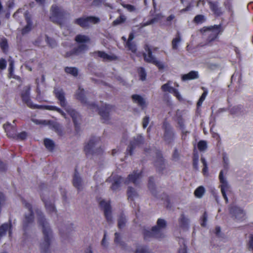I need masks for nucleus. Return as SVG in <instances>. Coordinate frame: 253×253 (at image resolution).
Segmentation results:
<instances>
[{
    "label": "nucleus",
    "mask_w": 253,
    "mask_h": 253,
    "mask_svg": "<svg viewBox=\"0 0 253 253\" xmlns=\"http://www.w3.org/2000/svg\"><path fill=\"white\" fill-rule=\"evenodd\" d=\"M149 118L148 117H145V118H144V119H143V121H142V125H143V128L146 127V126H147V125L149 123Z\"/></svg>",
    "instance_id": "61"
},
{
    "label": "nucleus",
    "mask_w": 253,
    "mask_h": 253,
    "mask_svg": "<svg viewBox=\"0 0 253 253\" xmlns=\"http://www.w3.org/2000/svg\"><path fill=\"white\" fill-rule=\"evenodd\" d=\"M249 248L253 251V235H251L250 236V240L249 242Z\"/></svg>",
    "instance_id": "62"
},
{
    "label": "nucleus",
    "mask_w": 253,
    "mask_h": 253,
    "mask_svg": "<svg viewBox=\"0 0 253 253\" xmlns=\"http://www.w3.org/2000/svg\"><path fill=\"white\" fill-rule=\"evenodd\" d=\"M44 144L45 147L49 151L52 150L54 147L53 141L49 139H45L44 140Z\"/></svg>",
    "instance_id": "39"
},
{
    "label": "nucleus",
    "mask_w": 253,
    "mask_h": 253,
    "mask_svg": "<svg viewBox=\"0 0 253 253\" xmlns=\"http://www.w3.org/2000/svg\"><path fill=\"white\" fill-rule=\"evenodd\" d=\"M98 139L92 137L89 140L86 145H85L84 151L85 155L88 157H91L100 154L102 153V149L98 144Z\"/></svg>",
    "instance_id": "4"
},
{
    "label": "nucleus",
    "mask_w": 253,
    "mask_h": 253,
    "mask_svg": "<svg viewBox=\"0 0 253 253\" xmlns=\"http://www.w3.org/2000/svg\"><path fill=\"white\" fill-rule=\"evenodd\" d=\"M73 229V224L71 223H68L67 224H63L61 225L60 227V231L62 233H68L72 231Z\"/></svg>",
    "instance_id": "36"
},
{
    "label": "nucleus",
    "mask_w": 253,
    "mask_h": 253,
    "mask_svg": "<svg viewBox=\"0 0 253 253\" xmlns=\"http://www.w3.org/2000/svg\"><path fill=\"white\" fill-rule=\"evenodd\" d=\"M163 128L164 130L163 139L167 143H171L174 139V134L170 125L165 122L163 124Z\"/></svg>",
    "instance_id": "11"
},
{
    "label": "nucleus",
    "mask_w": 253,
    "mask_h": 253,
    "mask_svg": "<svg viewBox=\"0 0 253 253\" xmlns=\"http://www.w3.org/2000/svg\"><path fill=\"white\" fill-rule=\"evenodd\" d=\"M166 226L167 222L164 219H158L156 225L153 226L151 231L146 230L144 232L145 239L150 237L160 239L164 237L165 235L163 231L166 228Z\"/></svg>",
    "instance_id": "2"
},
{
    "label": "nucleus",
    "mask_w": 253,
    "mask_h": 253,
    "mask_svg": "<svg viewBox=\"0 0 253 253\" xmlns=\"http://www.w3.org/2000/svg\"><path fill=\"white\" fill-rule=\"evenodd\" d=\"M205 20L204 16L202 15H198L194 18V21L196 23H201Z\"/></svg>",
    "instance_id": "52"
},
{
    "label": "nucleus",
    "mask_w": 253,
    "mask_h": 253,
    "mask_svg": "<svg viewBox=\"0 0 253 253\" xmlns=\"http://www.w3.org/2000/svg\"><path fill=\"white\" fill-rule=\"evenodd\" d=\"M107 180L113 182L111 188L113 191H116L120 187V184L122 181V178L120 176L112 174Z\"/></svg>",
    "instance_id": "21"
},
{
    "label": "nucleus",
    "mask_w": 253,
    "mask_h": 253,
    "mask_svg": "<svg viewBox=\"0 0 253 253\" xmlns=\"http://www.w3.org/2000/svg\"><path fill=\"white\" fill-rule=\"evenodd\" d=\"M138 74L140 79L142 81H144L146 79V73L143 68L140 67L138 69Z\"/></svg>",
    "instance_id": "46"
},
{
    "label": "nucleus",
    "mask_w": 253,
    "mask_h": 253,
    "mask_svg": "<svg viewBox=\"0 0 253 253\" xmlns=\"http://www.w3.org/2000/svg\"><path fill=\"white\" fill-rule=\"evenodd\" d=\"M64 70L67 74H70L74 77L78 76V70L75 67H66L65 68Z\"/></svg>",
    "instance_id": "38"
},
{
    "label": "nucleus",
    "mask_w": 253,
    "mask_h": 253,
    "mask_svg": "<svg viewBox=\"0 0 253 253\" xmlns=\"http://www.w3.org/2000/svg\"><path fill=\"white\" fill-rule=\"evenodd\" d=\"M114 242L116 244L119 245L120 246H122V247H125L126 246V244L123 242L121 241V236L118 233H116L115 234Z\"/></svg>",
    "instance_id": "42"
},
{
    "label": "nucleus",
    "mask_w": 253,
    "mask_h": 253,
    "mask_svg": "<svg viewBox=\"0 0 253 253\" xmlns=\"http://www.w3.org/2000/svg\"><path fill=\"white\" fill-rule=\"evenodd\" d=\"M233 0H225L223 2V5L227 11L230 13V18H233L234 12L232 5Z\"/></svg>",
    "instance_id": "28"
},
{
    "label": "nucleus",
    "mask_w": 253,
    "mask_h": 253,
    "mask_svg": "<svg viewBox=\"0 0 253 253\" xmlns=\"http://www.w3.org/2000/svg\"><path fill=\"white\" fill-rule=\"evenodd\" d=\"M219 178L220 182L221 183L220 185L221 192H226L229 189L230 186L229 185L227 180L224 178L222 171H220Z\"/></svg>",
    "instance_id": "27"
},
{
    "label": "nucleus",
    "mask_w": 253,
    "mask_h": 253,
    "mask_svg": "<svg viewBox=\"0 0 253 253\" xmlns=\"http://www.w3.org/2000/svg\"><path fill=\"white\" fill-rule=\"evenodd\" d=\"M178 124L179 125V126H180V128L181 129H183V126H184V122H183V120L182 119H179L178 121Z\"/></svg>",
    "instance_id": "64"
},
{
    "label": "nucleus",
    "mask_w": 253,
    "mask_h": 253,
    "mask_svg": "<svg viewBox=\"0 0 253 253\" xmlns=\"http://www.w3.org/2000/svg\"><path fill=\"white\" fill-rule=\"evenodd\" d=\"M25 19L27 21V25L22 29L21 32L22 35H25L28 33L32 29V22L31 20L30 15L28 12H26L25 13Z\"/></svg>",
    "instance_id": "26"
},
{
    "label": "nucleus",
    "mask_w": 253,
    "mask_h": 253,
    "mask_svg": "<svg viewBox=\"0 0 253 253\" xmlns=\"http://www.w3.org/2000/svg\"><path fill=\"white\" fill-rule=\"evenodd\" d=\"M25 206L28 210L29 213L25 214L23 222L24 235L26 234L27 231L30 229L31 225L34 221L33 211L31 205L29 203H25Z\"/></svg>",
    "instance_id": "6"
},
{
    "label": "nucleus",
    "mask_w": 253,
    "mask_h": 253,
    "mask_svg": "<svg viewBox=\"0 0 253 253\" xmlns=\"http://www.w3.org/2000/svg\"><path fill=\"white\" fill-rule=\"evenodd\" d=\"M74 51V48L72 50L67 52L65 54L64 56L65 57H70L75 55H78L77 53H75Z\"/></svg>",
    "instance_id": "56"
},
{
    "label": "nucleus",
    "mask_w": 253,
    "mask_h": 253,
    "mask_svg": "<svg viewBox=\"0 0 253 253\" xmlns=\"http://www.w3.org/2000/svg\"><path fill=\"white\" fill-rule=\"evenodd\" d=\"M105 0H93L92 5L94 6H99L102 3H104Z\"/></svg>",
    "instance_id": "60"
},
{
    "label": "nucleus",
    "mask_w": 253,
    "mask_h": 253,
    "mask_svg": "<svg viewBox=\"0 0 253 253\" xmlns=\"http://www.w3.org/2000/svg\"><path fill=\"white\" fill-rule=\"evenodd\" d=\"M198 158H194L193 160V167L196 170L198 169Z\"/></svg>",
    "instance_id": "63"
},
{
    "label": "nucleus",
    "mask_w": 253,
    "mask_h": 253,
    "mask_svg": "<svg viewBox=\"0 0 253 253\" xmlns=\"http://www.w3.org/2000/svg\"><path fill=\"white\" fill-rule=\"evenodd\" d=\"M204 33L208 36L207 41L209 42L214 41L221 32V25H214L208 27H204L203 29Z\"/></svg>",
    "instance_id": "7"
},
{
    "label": "nucleus",
    "mask_w": 253,
    "mask_h": 253,
    "mask_svg": "<svg viewBox=\"0 0 253 253\" xmlns=\"http://www.w3.org/2000/svg\"><path fill=\"white\" fill-rule=\"evenodd\" d=\"M122 5L124 7L126 8L128 11L130 12L133 11L135 10L134 6L132 5L123 4Z\"/></svg>",
    "instance_id": "57"
},
{
    "label": "nucleus",
    "mask_w": 253,
    "mask_h": 253,
    "mask_svg": "<svg viewBox=\"0 0 253 253\" xmlns=\"http://www.w3.org/2000/svg\"><path fill=\"white\" fill-rule=\"evenodd\" d=\"M77 98L81 101L83 103L85 104L87 107L90 109H96V105L93 103H89L86 101L84 95V90L83 89L79 88V90L77 93Z\"/></svg>",
    "instance_id": "17"
},
{
    "label": "nucleus",
    "mask_w": 253,
    "mask_h": 253,
    "mask_svg": "<svg viewBox=\"0 0 253 253\" xmlns=\"http://www.w3.org/2000/svg\"><path fill=\"white\" fill-rule=\"evenodd\" d=\"M207 94V91H204V93L202 94V95H201V97L200 98L199 101L197 102V106L198 107L200 106L201 105V104H202V102L205 100Z\"/></svg>",
    "instance_id": "53"
},
{
    "label": "nucleus",
    "mask_w": 253,
    "mask_h": 253,
    "mask_svg": "<svg viewBox=\"0 0 253 253\" xmlns=\"http://www.w3.org/2000/svg\"><path fill=\"white\" fill-rule=\"evenodd\" d=\"M189 219L184 213H181L178 219V225L180 228L187 230L189 227Z\"/></svg>",
    "instance_id": "24"
},
{
    "label": "nucleus",
    "mask_w": 253,
    "mask_h": 253,
    "mask_svg": "<svg viewBox=\"0 0 253 253\" xmlns=\"http://www.w3.org/2000/svg\"><path fill=\"white\" fill-rule=\"evenodd\" d=\"M100 19L94 16L83 17L75 19L74 23L83 28H87L92 24L98 23Z\"/></svg>",
    "instance_id": "9"
},
{
    "label": "nucleus",
    "mask_w": 253,
    "mask_h": 253,
    "mask_svg": "<svg viewBox=\"0 0 253 253\" xmlns=\"http://www.w3.org/2000/svg\"><path fill=\"white\" fill-rule=\"evenodd\" d=\"M0 46L3 52H5L8 49V44L7 40L3 39L0 42Z\"/></svg>",
    "instance_id": "48"
},
{
    "label": "nucleus",
    "mask_w": 253,
    "mask_h": 253,
    "mask_svg": "<svg viewBox=\"0 0 253 253\" xmlns=\"http://www.w3.org/2000/svg\"><path fill=\"white\" fill-rule=\"evenodd\" d=\"M179 159V153L177 149H175L172 155L173 160L176 161Z\"/></svg>",
    "instance_id": "55"
},
{
    "label": "nucleus",
    "mask_w": 253,
    "mask_h": 253,
    "mask_svg": "<svg viewBox=\"0 0 253 253\" xmlns=\"http://www.w3.org/2000/svg\"><path fill=\"white\" fill-rule=\"evenodd\" d=\"M6 65V61L3 58H0V69L3 70L5 68Z\"/></svg>",
    "instance_id": "58"
},
{
    "label": "nucleus",
    "mask_w": 253,
    "mask_h": 253,
    "mask_svg": "<svg viewBox=\"0 0 253 253\" xmlns=\"http://www.w3.org/2000/svg\"><path fill=\"white\" fill-rule=\"evenodd\" d=\"M179 244H181L180 248L179 250L178 253H187L186 247L185 240L183 239H180L179 241Z\"/></svg>",
    "instance_id": "44"
},
{
    "label": "nucleus",
    "mask_w": 253,
    "mask_h": 253,
    "mask_svg": "<svg viewBox=\"0 0 253 253\" xmlns=\"http://www.w3.org/2000/svg\"><path fill=\"white\" fill-rule=\"evenodd\" d=\"M229 213L235 216V218L238 220L243 219L245 216V213L244 211L240 208L235 206H230L229 207Z\"/></svg>",
    "instance_id": "14"
},
{
    "label": "nucleus",
    "mask_w": 253,
    "mask_h": 253,
    "mask_svg": "<svg viewBox=\"0 0 253 253\" xmlns=\"http://www.w3.org/2000/svg\"><path fill=\"white\" fill-rule=\"evenodd\" d=\"M87 49V46L85 44H80L78 47L74 48V52L77 53L79 55L82 52L86 50Z\"/></svg>",
    "instance_id": "40"
},
{
    "label": "nucleus",
    "mask_w": 253,
    "mask_h": 253,
    "mask_svg": "<svg viewBox=\"0 0 253 253\" xmlns=\"http://www.w3.org/2000/svg\"><path fill=\"white\" fill-rule=\"evenodd\" d=\"M72 183L73 186L77 189L79 192L82 191L84 187V183L83 180L80 175L79 173L75 171Z\"/></svg>",
    "instance_id": "16"
},
{
    "label": "nucleus",
    "mask_w": 253,
    "mask_h": 253,
    "mask_svg": "<svg viewBox=\"0 0 253 253\" xmlns=\"http://www.w3.org/2000/svg\"><path fill=\"white\" fill-rule=\"evenodd\" d=\"M100 205L101 207L103 209L104 215L106 218L107 220L108 221H111L112 214L111 206L109 203L104 200H102L100 202Z\"/></svg>",
    "instance_id": "19"
},
{
    "label": "nucleus",
    "mask_w": 253,
    "mask_h": 253,
    "mask_svg": "<svg viewBox=\"0 0 253 253\" xmlns=\"http://www.w3.org/2000/svg\"><path fill=\"white\" fill-rule=\"evenodd\" d=\"M127 219L125 215L121 214L118 218V227L120 229L124 228L126 224Z\"/></svg>",
    "instance_id": "33"
},
{
    "label": "nucleus",
    "mask_w": 253,
    "mask_h": 253,
    "mask_svg": "<svg viewBox=\"0 0 253 253\" xmlns=\"http://www.w3.org/2000/svg\"><path fill=\"white\" fill-rule=\"evenodd\" d=\"M94 56H97L104 60H112L114 59L113 56H110L106 54L103 51H97L93 53Z\"/></svg>",
    "instance_id": "30"
},
{
    "label": "nucleus",
    "mask_w": 253,
    "mask_h": 253,
    "mask_svg": "<svg viewBox=\"0 0 253 253\" xmlns=\"http://www.w3.org/2000/svg\"><path fill=\"white\" fill-rule=\"evenodd\" d=\"M50 19L54 23L61 25L62 20L65 17L67 12L62 7L53 5L50 9Z\"/></svg>",
    "instance_id": "5"
},
{
    "label": "nucleus",
    "mask_w": 253,
    "mask_h": 253,
    "mask_svg": "<svg viewBox=\"0 0 253 253\" xmlns=\"http://www.w3.org/2000/svg\"><path fill=\"white\" fill-rule=\"evenodd\" d=\"M205 192V189L203 186H200L196 189L194 192L195 196L201 198Z\"/></svg>",
    "instance_id": "43"
},
{
    "label": "nucleus",
    "mask_w": 253,
    "mask_h": 253,
    "mask_svg": "<svg viewBox=\"0 0 253 253\" xmlns=\"http://www.w3.org/2000/svg\"><path fill=\"white\" fill-rule=\"evenodd\" d=\"M208 3L210 5V9L216 16H219L223 13V9L219 6V3L218 1L208 0Z\"/></svg>",
    "instance_id": "18"
},
{
    "label": "nucleus",
    "mask_w": 253,
    "mask_h": 253,
    "mask_svg": "<svg viewBox=\"0 0 253 253\" xmlns=\"http://www.w3.org/2000/svg\"><path fill=\"white\" fill-rule=\"evenodd\" d=\"M10 126L9 125H7L5 126V125H4V127L5 129V130L7 132V134L9 137H12L14 138H16L17 139H20V140H24L27 137V134L25 132H22L18 134H16L15 133V129L14 128H13V133H11L10 131L8 130V127H9Z\"/></svg>",
    "instance_id": "22"
},
{
    "label": "nucleus",
    "mask_w": 253,
    "mask_h": 253,
    "mask_svg": "<svg viewBox=\"0 0 253 253\" xmlns=\"http://www.w3.org/2000/svg\"><path fill=\"white\" fill-rule=\"evenodd\" d=\"M39 215L38 222L42 227V239L40 243V247L41 253H49L50 252V246L53 238L52 230L44 218L42 213L37 211Z\"/></svg>",
    "instance_id": "1"
},
{
    "label": "nucleus",
    "mask_w": 253,
    "mask_h": 253,
    "mask_svg": "<svg viewBox=\"0 0 253 253\" xmlns=\"http://www.w3.org/2000/svg\"><path fill=\"white\" fill-rule=\"evenodd\" d=\"M131 97L133 101L137 103L141 107H144L146 106L145 101L141 96L137 94H134L132 95Z\"/></svg>",
    "instance_id": "32"
},
{
    "label": "nucleus",
    "mask_w": 253,
    "mask_h": 253,
    "mask_svg": "<svg viewBox=\"0 0 253 253\" xmlns=\"http://www.w3.org/2000/svg\"><path fill=\"white\" fill-rule=\"evenodd\" d=\"M54 92L56 97L59 101L60 105L62 107L65 108V110L72 117L74 123L76 125L77 119L79 116L78 114L74 110L67 106V102L65 98L64 93L62 89L55 88L54 89Z\"/></svg>",
    "instance_id": "3"
},
{
    "label": "nucleus",
    "mask_w": 253,
    "mask_h": 253,
    "mask_svg": "<svg viewBox=\"0 0 253 253\" xmlns=\"http://www.w3.org/2000/svg\"><path fill=\"white\" fill-rule=\"evenodd\" d=\"M208 219V214L206 211H205L203 217H202V222L201 223V226L205 227L206 224V222Z\"/></svg>",
    "instance_id": "54"
},
{
    "label": "nucleus",
    "mask_w": 253,
    "mask_h": 253,
    "mask_svg": "<svg viewBox=\"0 0 253 253\" xmlns=\"http://www.w3.org/2000/svg\"><path fill=\"white\" fill-rule=\"evenodd\" d=\"M199 75L198 72L192 71L188 73V74L182 75V80L183 81L193 80L197 79Z\"/></svg>",
    "instance_id": "29"
},
{
    "label": "nucleus",
    "mask_w": 253,
    "mask_h": 253,
    "mask_svg": "<svg viewBox=\"0 0 253 253\" xmlns=\"http://www.w3.org/2000/svg\"><path fill=\"white\" fill-rule=\"evenodd\" d=\"M126 45L128 49L133 52H135L136 51V45L134 43L131 42H127Z\"/></svg>",
    "instance_id": "50"
},
{
    "label": "nucleus",
    "mask_w": 253,
    "mask_h": 253,
    "mask_svg": "<svg viewBox=\"0 0 253 253\" xmlns=\"http://www.w3.org/2000/svg\"><path fill=\"white\" fill-rule=\"evenodd\" d=\"M135 253H151L146 247L139 246L137 248Z\"/></svg>",
    "instance_id": "45"
},
{
    "label": "nucleus",
    "mask_w": 253,
    "mask_h": 253,
    "mask_svg": "<svg viewBox=\"0 0 253 253\" xmlns=\"http://www.w3.org/2000/svg\"><path fill=\"white\" fill-rule=\"evenodd\" d=\"M96 109L91 110L93 111L98 110V113L104 123H106L110 120V113L114 109L113 106L107 104H102L99 108H98L96 106Z\"/></svg>",
    "instance_id": "8"
},
{
    "label": "nucleus",
    "mask_w": 253,
    "mask_h": 253,
    "mask_svg": "<svg viewBox=\"0 0 253 253\" xmlns=\"http://www.w3.org/2000/svg\"><path fill=\"white\" fill-rule=\"evenodd\" d=\"M47 42L51 47H54L56 45V42L53 39L47 38Z\"/></svg>",
    "instance_id": "59"
},
{
    "label": "nucleus",
    "mask_w": 253,
    "mask_h": 253,
    "mask_svg": "<svg viewBox=\"0 0 253 253\" xmlns=\"http://www.w3.org/2000/svg\"><path fill=\"white\" fill-rule=\"evenodd\" d=\"M162 18H163L162 15H161V14H157L155 16V17H154L153 19H152L150 21H148L145 23L141 24L140 28H143V27L148 26L149 25H151L155 22H157L159 20L162 19Z\"/></svg>",
    "instance_id": "35"
},
{
    "label": "nucleus",
    "mask_w": 253,
    "mask_h": 253,
    "mask_svg": "<svg viewBox=\"0 0 253 253\" xmlns=\"http://www.w3.org/2000/svg\"><path fill=\"white\" fill-rule=\"evenodd\" d=\"M126 20V17L124 15H121L118 18L113 22V25L116 26L118 24L124 23Z\"/></svg>",
    "instance_id": "49"
},
{
    "label": "nucleus",
    "mask_w": 253,
    "mask_h": 253,
    "mask_svg": "<svg viewBox=\"0 0 253 253\" xmlns=\"http://www.w3.org/2000/svg\"><path fill=\"white\" fill-rule=\"evenodd\" d=\"M30 86H27L24 87L23 92L21 93V97L23 101L25 102L28 106L30 108H37L38 106L33 105L29 98Z\"/></svg>",
    "instance_id": "15"
},
{
    "label": "nucleus",
    "mask_w": 253,
    "mask_h": 253,
    "mask_svg": "<svg viewBox=\"0 0 253 253\" xmlns=\"http://www.w3.org/2000/svg\"><path fill=\"white\" fill-rule=\"evenodd\" d=\"M170 82L168 81L166 84H163L161 86V89L164 92H169L173 93L178 100L181 99V97L178 90L170 86Z\"/></svg>",
    "instance_id": "20"
},
{
    "label": "nucleus",
    "mask_w": 253,
    "mask_h": 253,
    "mask_svg": "<svg viewBox=\"0 0 253 253\" xmlns=\"http://www.w3.org/2000/svg\"><path fill=\"white\" fill-rule=\"evenodd\" d=\"M46 109H48V110H51L56 111L58 112H59V113H60L62 116H63L65 118L66 117V115H65V113L63 111H62L60 108H57L56 106H47L46 107Z\"/></svg>",
    "instance_id": "47"
},
{
    "label": "nucleus",
    "mask_w": 253,
    "mask_h": 253,
    "mask_svg": "<svg viewBox=\"0 0 253 253\" xmlns=\"http://www.w3.org/2000/svg\"><path fill=\"white\" fill-rule=\"evenodd\" d=\"M198 148L200 151H204L207 148V143L205 141H200L198 143Z\"/></svg>",
    "instance_id": "51"
},
{
    "label": "nucleus",
    "mask_w": 253,
    "mask_h": 253,
    "mask_svg": "<svg viewBox=\"0 0 253 253\" xmlns=\"http://www.w3.org/2000/svg\"><path fill=\"white\" fill-rule=\"evenodd\" d=\"M147 49L145 48L147 51V54L146 53L143 54L144 60L149 63H152L155 65L160 70L164 69V64L160 61L157 60V59L152 55L151 49L147 46Z\"/></svg>",
    "instance_id": "12"
},
{
    "label": "nucleus",
    "mask_w": 253,
    "mask_h": 253,
    "mask_svg": "<svg viewBox=\"0 0 253 253\" xmlns=\"http://www.w3.org/2000/svg\"><path fill=\"white\" fill-rule=\"evenodd\" d=\"M32 121L37 125L48 126L50 128L53 129L59 135H61L62 134L61 126L57 122L50 120H41L35 119H33Z\"/></svg>",
    "instance_id": "10"
},
{
    "label": "nucleus",
    "mask_w": 253,
    "mask_h": 253,
    "mask_svg": "<svg viewBox=\"0 0 253 253\" xmlns=\"http://www.w3.org/2000/svg\"><path fill=\"white\" fill-rule=\"evenodd\" d=\"M141 177V174L140 172H136L133 171L131 174H130L126 181V183H128L127 182H132L134 184L137 185L139 183V180Z\"/></svg>",
    "instance_id": "23"
},
{
    "label": "nucleus",
    "mask_w": 253,
    "mask_h": 253,
    "mask_svg": "<svg viewBox=\"0 0 253 253\" xmlns=\"http://www.w3.org/2000/svg\"><path fill=\"white\" fill-rule=\"evenodd\" d=\"M45 207L49 212H55V208L54 204L49 201H44Z\"/></svg>",
    "instance_id": "41"
},
{
    "label": "nucleus",
    "mask_w": 253,
    "mask_h": 253,
    "mask_svg": "<svg viewBox=\"0 0 253 253\" xmlns=\"http://www.w3.org/2000/svg\"><path fill=\"white\" fill-rule=\"evenodd\" d=\"M75 40L77 42L82 43V44L88 42L90 41V39L88 36L83 35H77Z\"/></svg>",
    "instance_id": "34"
},
{
    "label": "nucleus",
    "mask_w": 253,
    "mask_h": 253,
    "mask_svg": "<svg viewBox=\"0 0 253 253\" xmlns=\"http://www.w3.org/2000/svg\"><path fill=\"white\" fill-rule=\"evenodd\" d=\"M144 138L141 135H137L134 137L130 141L129 145L127 150V154L132 155L133 150L137 147H139L144 143Z\"/></svg>",
    "instance_id": "13"
},
{
    "label": "nucleus",
    "mask_w": 253,
    "mask_h": 253,
    "mask_svg": "<svg viewBox=\"0 0 253 253\" xmlns=\"http://www.w3.org/2000/svg\"><path fill=\"white\" fill-rule=\"evenodd\" d=\"M181 41V37L179 33H177L176 37L173 39L171 42L172 48L174 50H177L178 49V44Z\"/></svg>",
    "instance_id": "37"
},
{
    "label": "nucleus",
    "mask_w": 253,
    "mask_h": 253,
    "mask_svg": "<svg viewBox=\"0 0 253 253\" xmlns=\"http://www.w3.org/2000/svg\"><path fill=\"white\" fill-rule=\"evenodd\" d=\"M155 165L160 171L163 170L165 168V161L161 153H158L157 154Z\"/></svg>",
    "instance_id": "25"
},
{
    "label": "nucleus",
    "mask_w": 253,
    "mask_h": 253,
    "mask_svg": "<svg viewBox=\"0 0 253 253\" xmlns=\"http://www.w3.org/2000/svg\"><path fill=\"white\" fill-rule=\"evenodd\" d=\"M127 195L128 199L130 200L133 201L134 198L138 196L137 192L132 187H129L127 191Z\"/></svg>",
    "instance_id": "31"
}]
</instances>
